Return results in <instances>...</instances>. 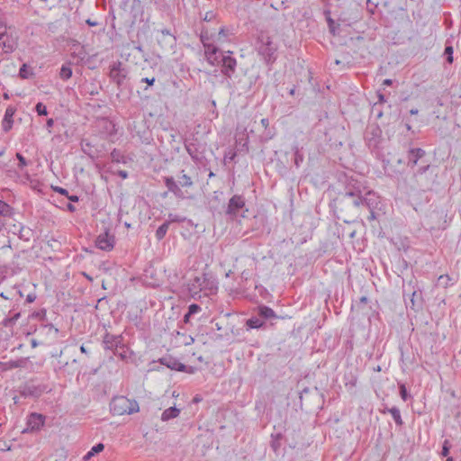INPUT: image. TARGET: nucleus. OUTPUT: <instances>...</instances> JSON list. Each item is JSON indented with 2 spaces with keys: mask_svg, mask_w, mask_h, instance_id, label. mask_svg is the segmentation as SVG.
Segmentation results:
<instances>
[{
  "mask_svg": "<svg viewBox=\"0 0 461 461\" xmlns=\"http://www.w3.org/2000/svg\"><path fill=\"white\" fill-rule=\"evenodd\" d=\"M350 181L344 194H342L339 199V203L345 206H354L355 208L366 207L369 210L370 215L368 216L369 221H373L376 218L375 213V203L378 197L372 192H366L365 195L362 194L361 185L357 182L353 183Z\"/></svg>",
  "mask_w": 461,
  "mask_h": 461,
  "instance_id": "f257e3e1",
  "label": "nucleus"
},
{
  "mask_svg": "<svg viewBox=\"0 0 461 461\" xmlns=\"http://www.w3.org/2000/svg\"><path fill=\"white\" fill-rule=\"evenodd\" d=\"M278 43L268 31L261 30L258 32L254 49L260 59L271 67L278 57Z\"/></svg>",
  "mask_w": 461,
  "mask_h": 461,
  "instance_id": "f03ea898",
  "label": "nucleus"
},
{
  "mask_svg": "<svg viewBox=\"0 0 461 461\" xmlns=\"http://www.w3.org/2000/svg\"><path fill=\"white\" fill-rule=\"evenodd\" d=\"M139 410L138 402L125 396H115L110 402V411L113 415L122 416L124 414H132L138 412Z\"/></svg>",
  "mask_w": 461,
  "mask_h": 461,
  "instance_id": "7ed1b4c3",
  "label": "nucleus"
},
{
  "mask_svg": "<svg viewBox=\"0 0 461 461\" xmlns=\"http://www.w3.org/2000/svg\"><path fill=\"white\" fill-rule=\"evenodd\" d=\"M200 41L204 47V55L207 62L212 66L219 62L220 49L210 42L211 36L208 31L202 29L200 34Z\"/></svg>",
  "mask_w": 461,
  "mask_h": 461,
  "instance_id": "20e7f679",
  "label": "nucleus"
},
{
  "mask_svg": "<svg viewBox=\"0 0 461 461\" xmlns=\"http://www.w3.org/2000/svg\"><path fill=\"white\" fill-rule=\"evenodd\" d=\"M218 55H219V62L216 63L214 66L221 65V74L224 77H226L227 78H231L233 77V75L235 74L236 68H237V60L232 56V51L222 52L220 50V53Z\"/></svg>",
  "mask_w": 461,
  "mask_h": 461,
  "instance_id": "39448f33",
  "label": "nucleus"
},
{
  "mask_svg": "<svg viewBox=\"0 0 461 461\" xmlns=\"http://www.w3.org/2000/svg\"><path fill=\"white\" fill-rule=\"evenodd\" d=\"M365 141L370 149H375L379 147L382 130L377 124H369L365 131Z\"/></svg>",
  "mask_w": 461,
  "mask_h": 461,
  "instance_id": "423d86ee",
  "label": "nucleus"
},
{
  "mask_svg": "<svg viewBox=\"0 0 461 461\" xmlns=\"http://www.w3.org/2000/svg\"><path fill=\"white\" fill-rule=\"evenodd\" d=\"M189 290L191 292L208 290L211 294H213L217 291V285L214 281L210 280L207 276L204 274L202 276H196L194 278L193 282L190 285Z\"/></svg>",
  "mask_w": 461,
  "mask_h": 461,
  "instance_id": "0eeeda50",
  "label": "nucleus"
},
{
  "mask_svg": "<svg viewBox=\"0 0 461 461\" xmlns=\"http://www.w3.org/2000/svg\"><path fill=\"white\" fill-rule=\"evenodd\" d=\"M109 68V77L121 88L128 76L127 69L122 67V63L119 60L111 64Z\"/></svg>",
  "mask_w": 461,
  "mask_h": 461,
  "instance_id": "6e6552de",
  "label": "nucleus"
},
{
  "mask_svg": "<svg viewBox=\"0 0 461 461\" xmlns=\"http://www.w3.org/2000/svg\"><path fill=\"white\" fill-rule=\"evenodd\" d=\"M16 45V39L7 32L6 25L0 22V47L5 53H11L15 50Z\"/></svg>",
  "mask_w": 461,
  "mask_h": 461,
  "instance_id": "1a4fd4ad",
  "label": "nucleus"
},
{
  "mask_svg": "<svg viewBox=\"0 0 461 461\" xmlns=\"http://www.w3.org/2000/svg\"><path fill=\"white\" fill-rule=\"evenodd\" d=\"M123 344V337L122 335H114L108 331H105L103 339L102 345L104 350H110L113 354H117V349Z\"/></svg>",
  "mask_w": 461,
  "mask_h": 461,
  "instance_id": "9d476101",
  "label": "nucleus"
},
{
  "mask_svg": "<svg viewBox=\"0 0 461 461\" xmlns=\"http://www.w3.org/2000/svg\"><path fill=\"white\" fill-rule=\"evenodd\" d=\"M244 207L245 198L242 195L235 194L229 200L225 212L226 215H228L230 220H234L238 217L240 210Z\"/></svg>",
  "mask_w": 461,
  "mask_h": 461,
  "instance_id": "9b49d317",
  "label": "nucleus"
},
{
  "mask_svg": "<svg viewBox=\"0 0 461 461\" xmlns=\"http://www.w3.org/2000/svg\"><path fill=\"white\" fill-rule=\"evenodd\" d=\"M158 43L164 50H170L176 43V37L167 29H163L158 36Z\"/></svg>",
  "mask_w": 461,
  "mask_h": 461,
  "instance_id": "f8f14e48",
  "label": "nucleus"
},
{
  "mask_svg": "<svg viewBox=\"0 0 461 461\" xmlns=\"http://www.w3.org/2000/svg\"><path fill=\"white\" fill-rule=\"evenodd\" d=\"M46 392V386L43 384H35L33 383L25 384L21 389V395L24 397L39 398Z\"/></svg>",
  "mask_w": 461,
  "mask_h": 461,
  "instance_id": "ddd939ff",
  "label": "nucleus"
},
{
  "mask_svg": "<svg viewBox=\"0 0 461 461\" xmlns=\"http://www.w3.org/2000/svg\"><path fill=\"white\" fill-rule=\"evenodd\" d=\"M95 246L104 251H110L114 247V236L110 235L108 231L101 233L95 240Z\"/></svg>",
  "mask_w": 461,
  "mask_h": 461,
  "instance_id": "4468645a",
  "label": "nucleus"
},
{
  "mask_svg": "<svg viewBox=\"0 0 461 461\" xmlns=\"http://www.w3.org/2000/svg\"><path fill=\"white\" fill-rule=\"evenodd\" d=\"M158 362L171 370L184 371L186 368L185 365L180 363L178 359L170 355L160 357Z\"/></svg>",
  "mask_w": 461,
  "mask_h": 461,
  "instance_id": "2eb2a0df",
  "label": "nucleus"
},
{
  "mask_svg": "<svg viewBox=\"0 0 461 461\" xmlns=\"http://www.w3.org/2000/svg\"><path fill=\"white\" fill-rule=\"evenodd\" d=\"M16 113V108L13 105H9L5 113L4 118L1 122L2 130L5 132H8L14 125V115Z\"/></svg>",
  "mask_w": 461,
  "mask_h": 461,
  "instance_id": "dca6fc26",
  "label": "nucleus"
},
{
  "mask_svg": "<svg viewBox=\"0 0 461 461\" xmlns=\"http://www.w3.org/2000/svg\"><path fill=\"white\" fill-rule=\"evenodd\" d=\"M426 152L420 148H411L408 150L407 160L408 166L414 167L418 161L425 156Z\"/></svg>",
  "mask_w": 461,
  "mask_h": 461,
  "instance_id": "f3484780",
  "label": "nucleus"
},
{
  "mask_svg": "<svg viewBox=\"0 0 461 461\" xmlns=\"http://www.w3.org/2000/svg\"><path fill=\"white\" fill-rule=\"evenodd\" d=\"M45 418L39 413H32L27 420V427L30 430H38L44 425Z\"/></svg>",
  "mask_w": 461,
  "mask_h": 461,
  "instance_id": "a211bd4d",
  "label": "nucleus"
},
{
  "mask_svg": "<svg viewBox=\"0 0 461 461\" xmlns=\"http://www.w3.org/2000/svg\"><path fill=\"white\" fill-rule=\"evenodd\" d=\"M163 180L169 192L173 193L174 195L177 198H184V193L180 186L176 183L173 176H165Z\"/></svg>",
  "mask_w": 461,
  "mask_h": 461,
  "instance_id": "6ab92c4d",
  "label": "nucleus"
},
{
  "mask_svg": "<svg viewBox=\"0 0 461 461\" xmlns=\"http://www.w3.org/2000/svg\"><path fill=\"white\" fill-rule=\"evenodd\" d=\"M357 375L356 371H353L352 369L346 371L343 375V382L345 384V387L348 390H352L357 386Z\"/></svg>",
  "mask_w": 461,
  "mask_h": 461,
  "instance_id": "aec40b11",
  "label": "nucleus"
},
{
  "mask_svg": "<svg viewBox=\"0 0 461 461\" xmlns=\"http://www.w3.org/2000/svg\"><path fill=\"white\" fill-rule=\"evenodd\" d=\"M185 148L186 152L189 154V156L191 157V158L193 159L194 162H195V163L201 162L203 156H202V153L199 151V149L196 144H194L193 142H185Z\"/></svg>",
  "mask_w": 461,
  "mask_h": 461,
  "instance_id": "412c9836",
  "label": "nucleus"
},
{
  "mask_svg": "<svg viewBox=\"0 0 461 461\" xmlns=\"http://www.w3.org/2000/svg\"><path fill=\"white\" fill-rule=\"evenodd\" d=\"M258 314L260 318L265 320H271V319H278L279 317L276 315L275 311L267 306V305H259L258 307Z\"/></svg>",
  "mask_w": 461,
  "mask_h": 461,
  "instance_id": "4be33fe9",
  "label": "nucleus"
},
{
  "mask_svg": "<svg viewBox=\"0 0 461 461\" xmlns=\"http://www.w3.org/2000/svg\"><path fill=\"white\" fill-rule=\"evenodd\" d=\"M180 414V410L176 407H169L166 409L161 414V420L167 421L171 419L176 418Z\"/></svg>",
  "mask_w": 461,
  "mask_h": 461,
  "instance_id": "5701e85b",
  "label": "nucleus"
},
{
  "mask_svg": "<svg viewBox=\"0 0 461 461\" xmlns=\"http://www.w3.org/2000/svg\"><path fill=\"white\" fill-rule=\"evenodd\" d=\"M283 439V434L281 432L272 433L270 447L275 453H277L281 447V440Z\"/></svg>",
  "mask_w": 461,
  "mask_h": 461,
  "instance_id": "b1692460",
  "label": "nucleus"
},
{
  "mask_svg": "<svg viewBox=\"0 0 461 461\" xmlns=\"http://www.w3.org/2000/svg\"><path fill=\"white\" fill-rule=\"evenodd\" d=\"M111 159L114 163L126 164L128 162L127 157L119 149H113L110 154Z\"/></svg>",
  "mask_w": 461,
  "mask_h": 461,
  "instance_id": "393cba45",
  "label": "nucleus"
},
{
  "mask_svg": "<svg viewBox=\"0 0 461 461\" xmlns=\"http://www.w3.org/2000/svg\"><path fill=\"white\" fill-rule=\"evenodd\" d=\"M265 325V322L260 319V317H251L246 321L247 330H249L251 329H261Z\"/></svg>",
  "mask_w": 461,
  "mask_h": 461,
  "instance_id": "a878e982",
  "label": "nucleus"
},
{
  "mask_svg": "<svg viewBox=\"0 0 461 461\" xmlns=\"http://www.w3.org/2000/svg\"><path fill=\"white\" fill-rule=\"evenodd\" d=\"M169 228V221H165L163 224H161L156 230L155 236L156 239L160 241L162 240Z\"/></svg>",
  "mask_w": 461,
  "mask_h": 461,
  "instance_id": "bb28decb",
  "label": "nucleus"
},
{
  "mask_svg": "<svg viewBox=\"0 0 461 461\" xmlns=\"http://www.w3.org/2000/svg\"><path fill=\"white\" fill-rule=\"evenodd\" d=\"M59 77L64 81L68 80L72 77V68L70 67V64L62 65L59 71Z\"/></svg>",
  "mask_w": 461,
  "mask_h": 461,
  "instance_id": "cd10ccee",
  "label": "nucleus"
},
{
  "mask_svg": "<svg viewBox=\"0 0 461 461\" xmlns=\"http://www.w3.org/2000/svg\"><path fill=\"white\" fill-rule=\"evenodd\" d=\"M13 213V208L7 203L0 200V216L10 217Z\"/></svg>",
  "mask_w": 461,
  "mask_h": 461,
  "instance_id": "c85d7f7f",
  "label": "nucleus"
},
{
  "mask_svg": "<svg viewBox=\"0 0 461 461\" xmlns=\"http://www.w3.org/2000/svg\"><path fill=\"white\" fill-rule=\"evenodd\" d=\"M388 413L392 415L393 420L398 426H402L403 424L400 410L397 407L393 406L388 409Z\"/></svg>",
  "mask_w": 461,
  "mask_h": 461,
  "instance_id": "c756f323",
  "label": "nucleus"
},
{
  "mask_svg": "<svg viewBox=\"0 0 461 461\" xmlns=\"http://www.w3.org/2000/svg\"><path fill=\"white\" fill-rule=\"evenodd\" d=\"M179 185L182 187H191L194 185V182L188 175L185 174V171H181V176H179Z\"/></svg>",
  "mask_w": 461,
  "mask_h": 461,
  "instance_id": "7c9ffc66",
  "label": "nucleus"
},
{
  "mask_svg": "<svg viewBox=\"0 0 461 461\" xmlns=\"http://www.w3.org/2000/svg\"><path fill=\"white\" fill-rule=\"evenodd\" d=\"M104 449V445L103 443H98L95 445L91 450L84 456L85 460L90 459L95 454L102 452Z\"/></svg>",
  "mask_w": 461,
  "mask_h": 461,
  "instance_id": "2f4dec72",
  "label": "nucleus"
},
{
  "mask_svg": "<svg viewBox=\"0 0 461 461\" xmlns=\"http://www.w3.org/2000/svg\"><path fill=\"white\" fill-rule=\"evenodd\" d=\"M32 236V230L30 228L20 226L19 227V239L28 241Z\"/></svg>",
  "mask_w": 461,
  "mask_h": 461,
  "instance_id": "473e14b6",
  "label": "nucleus"
},
{
  "mask_svg": "<svg viewBox=\"0 0 461 461\" xmlns=\"http://www.w3.org/2000/svg\"><path fill=\"white\" fill-rule=\"evenodd\" d=\"M20 318V312H17V313H14L12 317H6L5 318L1 324L4 326V327H11L13 326L16 321Z\"/></svg>",
  "mask_w": 461,
  "mask_h": 461,
  "instance_id": "72a5a7b5",
  "label": "nucleus"
},
{
  "mask_svg": "<svg viewBox=\"0 0 461 461\" xmlns=\"http://www.w3.org/2000/svg\"><path fill=\"white\" fill-rule=\"evenodd\" d=\"M452 279L448 275H441L438 278V285L447 288L450 285Z\"/></svg>",
  "mask_w": 461,
  "mask_h": 461,
  "instance_id": "f704fd0d",
  "label": "nucleus"
},
{
  "mask_svg": "<svg viewBox=\"0 0 461 461\" xmlns=\"http://www.w3.org/2000/svg\"><path fill=\"white\" fill-rule=\"evenodd\" d=\"M32 71L29 69L28 66L26 64H23L20 69H19V77L23 79L29 78L31 76H32Z\"/></svg>",
  "mask_w": 461,
  "mask_h": 461,
  "instance_id": "c9c22d12",
  "label": "nucleus"
},
{
  "mask_svg": "<svg viewBox=\"0 0 461 461\" xmlns=\"http://www.w3.org/2000/svg\"><path fill=\"white\" fill-rule=\"evenodd\" d=\"M294 162L295 167H299L303 161V155L301 153V151L297 146H295L294 148Z\"/></svg>",
  "mask_w": 461,
  "mask_h": 461,
  "instance_id": "e433bc0d",
  "label": "nucleus"
},
{
  "mask_svg": "<svg viewBox=\"0 0 461 461\" xmlns=\"http://www.w3.org/2000/svg\"><path fill=\"white\" fill-rule=\"evenodd\" d=\"M128 351H129V348L124 344H122L117 349V354H114V355L118 356L122 360H125L129 357Z\"/></svg>",
  "mask_w": 461,
  "mask_h": 461,
  "instance_id": "4c0bfd02",
  "label": "nucleus"
},
{
  "mask_svg": "<svg viewBox=\"0 0 461 461\" xmlns=\"http://www.w3.org/2000/svg\"><path fill=\"white\" fill-rule=\"evenodd\" d=\"M453 47L451 45L446 46L444 54L447 56V61L449 64L453 63Z\"/></svg>",
  "mask_w": 461,
  "mask_h": 461,
  "instance_id": "58836bf2",
  "label": "nucleus"
},
{
  "mask_svg": "<svg viewBox=\"0 0 461 461\" xmlns=\"http://www.w3.org/2000/svg\"><path fill=\"white\" fill-rule=\"evenodd\" d=\"M185 218L183 217V216H180L178 214H175V213H169L168 214V220L167 221H169V224L171 222H183L185 221Z\"/></svg>",
  "mask_w": 461,
  "mask_h": 461,
  "instance_id": "ea45409f",
  "label": "nucleus"
},
{
  "mask_svg": "<svg viewBox=\"0 0 461 461\" xmlns=\"http://www.w3.org/2000/svg\"><path fill=\"white\" fill-rule=\"evenodd\" d=\"M35 110L37 112V113L39 115H47L48 114V111H47V107L44 104L39 102L36 106H35Z\"/></svg>",
  "mask_w": 461,
  "mask_h": 461,
  "instance_id": "a19ab883",
  "label": "nucleus"
},
{
  "mask_svg": "<svg viewBox=\"0 0 461 461\" xmlns=\"http://www.w3.org/2000/svg\"><path fill=\"white\" fill-rule=\"evenodd\" d=\"M16 158L19 160V163H18L19 169L23 170V168L24 167L28 166L29 162L26 160V158L21 153H19V152L16 153Z\"/></svg>",
  "mask_w": 461,
  "mask_h": 461,
  "instance_id": "79ce46f5",
  "label": "nucleus"
},
{
  "mask_svg": "<svg viewBox=\"0 0 461 461\" xmlns=\"http://www.w3.org/2000/svg\"><path fill=\"white\" fill-rule=\"evenodd\" d=\"M216 19V14L213 11H208L205 13L203 20L205 22H212Z\"/></svg>",
  "mask_w": 461,
  "mask_h": 461,
  "instance_id": "37998d69",
  "label": "nucleus"
},
{
  "mask_svg": "<svg viewBox=\"0 0 461 461\" xmlns=\"http://www.w3.org/2000/svg\"><path fill=\"white\" fill-rule=\"evenodd\" d=\"M449 449H450V444H449V441L447 439H446L443 443V447H442V451H441V455L443 456H447L448 454H449Z\"/></svg>",
  "mask_w": 461,
  "mask_h": 461,
  "instance_id": "c03bdc74",
  "label": "nucleus"
},
{
  "mask_svg": "<svg viewBox=\"0 0 461 461\" xmlns=\"http://www.w3.org/2000/svg\"><path fill=\"white\" fill-rule=\"evenodd\" d=\"M200 311H201V307L196 303H193V304L189 305L187 312L189 314L193 315V314L199 312Z\"/></svg>",
  "mask_w": 461,
  "mask_h": 461,
  "instance_id": "a18cd8bd",
  "label": "nucleus"
},
{
  "mask_svg": "<svg viewBox=\"0 0 461 461\" xmlns=\"http://www.w3.org/2000/svg\"><path fill=\"white\" fill-rule=\"evenodd\" d=\"M400 394H401V397L403 401H407V398H408V393H407V389L405 387L404 384H400Z\"/></svg>",
  "mask_w": 461,
  "mask_h": 461,
  "instance_id": "49530a36",
  "label": "nucleus"
},
{
  "mask_svg": "<svg viewBox=\"0 0 461 461\" xmlns=\"http://www.w3.org/2000/svg\"><path fill=\"white\" fill-rule=\"evenodd\" d=\"M54 192L59 193L64 196H68V191L60 186H52Z\"/></svg>",
  "mask_w": 461,
  "mask_h": 461,
  "instance_id": "de8ad7c7",
  "label": "nucleus"
},
{
  "mask_svg": "<svg viewBox=\"0 0 461 461\" xmlns=\"http://www.w3.org/2000/svg\"><path fill=\"white\" fill-rule=\"evenodd\" d=\"M228 36V32L226 31L225 27H221L220 30H219V32H218V41H221V39H225L227 38Z\"/></svg>",
  "mask_w": 461,
  "mask_h": 461,
  "instance_id": "09e8293b",
  "label": "nucleus"
},
{
  "mask_svg": "<svg viewBox=\"0 0 461 461\" xmlns=\"http://www.w3.org/2000/svg\"><path fill=\"white\" fill-rule=\"evenodd\" d=\"M141 83H146L149 86H152L154 83L156 82V78L154 77H143L140 80Z\"/></svg>",
  "mask_w": 461,
  "mask_h": 461,
  "instance_id": "8fccbe9b",
  "label": "nucleus"
},
{
  "mask_svg": "<svg viewBox=\"0 0 461 461\" xmlns=\"http://www.w3.org/2000/svg\"><path fill=\"white\" fill-rule=\"evenodd\" d=\"M377 5L374 4L372 0H366V7L371 14L375 13Z\"/></svg>",
  "mask_w": 461,
  "mask_h": 461,
  "instance_id": "3c124183",
  "label": "nucleus"
},
{
  "mask_svg": "<svg viewBox=\"0 0 461 461\" xmlns=\"http://www.w3.org/2000/svg\"><path fill=\"white\" fill-rule=\"evenodd\" d=\"M420 295H421V293H418L417 291L411 292V302L412 303V306H414L416 299L420 298Z\"/></svg>",
  "mask_w": 461,
  "mask_h": 461,
  "instance_id": "603ef678",
  "label": "nucleus"
},
{
  "mask_svg": "<svg viewBox=\"0 0 461 461\" xmlns=\"http://www.w3.org/2000/svg\"><path fill=\"white\" fill-rule=\"evenodd\" d=\"M429 168V165H426V166H423V167H420L417 170L415 176H418L423 175Z\"/></svg>",
  "mask_w": 461,
  "mask_h": 461,
  "instance_id": "864d4df0",
  "label": "nucleus"
},
{
  "mask_svg": "<svg viewBox=\"0 0 461 461\" xmlns=\"http://www.w3.org/2000/svg\"><path fill=\"white\" fill-rule=\"evenodd\" d=\"M54 125V120L52 118H50L47 120L46 122V128L48 129L49 132H50V129L53 127Z\"/></svg>",
  "mask_w": 461,
  "mask_h": 461,
  "instance_id": "5fc2aeb1",
  "label": "nucleus"
},
{
  "mask_svg": "<svg viewBox=\"0 0 461 461\" xmlns=\"http://www.w3.org/2000/svg\"><path fill=\"white\" fill-rule=\"evenodd\" d=\"M367 301H368V299L366 296L360 297L358 303H357V307H360L362 304L367 303Z\"/></svg>",
  "mask_w": 461,
  "mask_h": 461,
  "instance_id": "6e6d98bb",
  "label": "nucleus"
},
{
  "mask_svg": "<svg viewBox=\"0 0 461 461\" xmlns=\"http://www.w3.org/2000/svg\"><path fill=\"white\" fill-rule=\"evenodd\" d=\"M116 174L122 179H126L128 177V173L125 170H118Z\"/></svg>",
  "mask_w": 461,
  "mask_h": 461,
  "instance_id": "4d7b16f0",
  "label": "nucleus"
},
{
  "mask_svg": "<svg viewBox=\"0 0 461 461\" xmlns=\"http://www.w3.org/2000/svg\"><path fill=\"white\" fill-rule=\"evenodd\" d=\"M236 157V153L235 152H231L230 155H225L224 157V160L225 161H232Z\"/></svg>",
  "mask_w": 461,
  "mask_h": 461,
  "instance_id": "13d9d810",
  "label": "nucleus"
},
{
  "mask_svg": "<svg viewBox=\"0 0 461 461\" xmlns=\"http://www.w3.org/2000/svg\"><path fill=\"white\" fill-rule=\"evenodd\" d=\"M328 23H329V27H330V32L335 34V31H334V27H333V24H334V22L331 18H328Z\"/></svg>",
  "mask_w": 461,
  "mask_h": 461,
  "instance_id": "bf43d9fd",
  "label": "nucleus"
},
{
  "mask_svg": "<svg viewBox=\"0 0 461 461\" xmlns=\"http://www.w3.org/2000/svg\"><path fill=\"white\" fill-rule=\"evenodd\" d=\"M91 145L89 143H86L85 147H83V150L85 153L88 154L89 156H92L90 153Z\"/></svg>",
  "mask_w": 461,
  "mask_h": 461,
  "instance_id": "052dcab7",
  "label": "nucleus"
},
{
  "mask_svg": "<svg viewBox=\"0 0 461 461\" xmlns=\"http://www.w3.org/2000/svg\"><path fill=\"white\" fill-rule=\"evenodd\" d=\"M195 371H196L195 367H194V366H186L185 370H184L183 372H185V373H188V374H194Z\"/></svg>",
  "mask_w": 461,
  "mask_h": 461,
  "instance_id": "680f3d73",
  "label": "nucleus"
},
{
  "mask_svg": "<svg viewBox=\"0 0 461 461\" xmlns=\"http://www.w3.org/2000/svg\"><path fill=\"white\" fill-rule=\"evenodd\" d=\"M66 197H67L69 201L74 202V203L78 202V200H79V198H78V196H77V195H70L69 194H68V196H66Z\"/></svg>",
  "mask_w": 461,
  "mask_h": 461,
  "instance_id": "e2e57ef3",
  "label": "nucleus"
},
{
  "mask_svg": "<svg viewBox=\"0 0 461 461\" xmlns=\"http://www.w3.org/2000/svg\"><path fill=\"white\" fill-rule=\"evenodd\" d=\"M86 24H87V25L92 26V27H93V26H96V25L98 24V23H97V22H95V21H92L91 19H87V20L86 21Z\"/></svg>",
  "mask_w": 461,
  "mask_h": 461,
  "instance_id": "0e129e2a",
  "label": "nucleus"
},
{
  "mask_svg": "<svg viewBox=\"0 0 461 461\" xmlns=\"http://www.w3.org/2000/svg\"><path fill=\"white\" fill-rule=\"evenodd\" d=\"M36 296L34 294H28L26 298V302L32 303L35 300Z\"/></svg>",
  "mask_w": 461,
  "mask_h": 461,
  "instance_id": "69168bd1",
  "label": "nucleus"
},
{
  "mask_svg": "<svg viewBox=\"0 0 461 461\" xmlns=\"http://www.w3.org/2000/svg\"><path fill=\"white\" fill-rule=\"evenodd\" d=\"M268 123H269V122H268V119H267V118H263V119L261 120V124H262V126H263L264 128H267V127L268 126Z\"/></svg>",
  "mask_w": 461,
  "mask_h": 461,
  "instance_id": "338daca9",
  "label": "nucleus"
},
{
  "mask_svg": "<svg viewBox=\"0 0 461 461\" xmlns=\"http://www.w3.org/2000/svg\"><path fill=\"white\" fill-rule=\"evenodd\" d=\"M392 84H393V81H392V79H389V78H386V79H384V80L383 81V85H384V86H391Z\"/></svg>",
  "mask_w": 461,
  "mask_h": 461,
  "instance_id": "774afa93",
  "label": "nucleus"
}]
</instances>
